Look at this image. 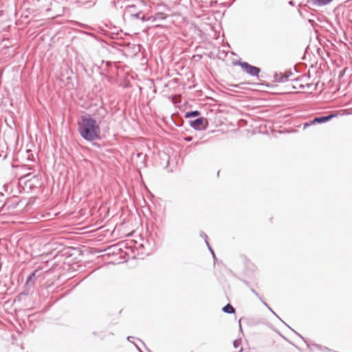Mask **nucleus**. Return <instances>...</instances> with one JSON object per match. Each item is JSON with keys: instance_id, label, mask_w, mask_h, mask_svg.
I'll list each match as a JSON object with an SVG mask.
<instances>
[{"instance_id": "nucleus-22", "label": "nucleus", "mask_w": 352, "mask_h": 352, "mask_svg": "<svg viewBox=\"0 0 352 352\" xmlns=\"http://www.w3.org/2000/svg\"><path fill=\"white\" fill-rule=\"evenodd\" d=\"M315 124H317V122L315 121V117H314L312 120H311L308 122H306L303 124L304 129H306V128H307L311 125H314Z\"/></svg>"}, {"instance_id": "nucleus-28", "label": "nucleus", "mask_w": 352, "mask_h": 352, "mask_svg": "<svg viewBox=\"0 0 352 352\" xmlns=\"http://www.w3.org/2000/svg\"><path fill=\"white\" fill-rule=\"evenodd\" d=\"M297 335L305 341V342L306 343L307 346L309 348H311V343H310V342H309L308 340H306L300 334L297 333Z\"/></svg>"}, {"instance_id": "nucleus-31", "label": "nucleus", "mask_w": 352, "mask_h": 352, "mask_svg": "<svg viewBox=\"0 0 352 352\" xmlns=\"http://www.w3.org/2000/svg\"><path fill=\"white\" fill-rule=\"evenodd\" d=\"M184 140L186 142H191L192 140V136H186L184 138Z\"/></svg>"}, {"instance_id": "nucleus-20", "label": "nucleus", "mask_w": 352, "mask_h": 352, "mask_svg": "<svg viewBox=\"0 0 352 352\" xmlns=\"http://www.w3.org/2000/svg\"><path fill=\"white\" fill-rule=\"evenodd\" d=\"M32 287V285H30L28 287V285L25 283V286H24V289L21 293H20V294L19 295V297L21 298L23 296H28L29 294Z\"/></svg>"}, {"instance_id": "nucleus-30", "label": "nucleus", "mask_w": 352, "mask_h": 352, "mask_svg": "<svg viewBox=\"0 0 352 352\" xmlns=\"http://www.w3.org/2000/svg\"><path fill=\"white\" fill-rule=\"evenodd\" d=\"M251 292L255 295L256 296L261 300H262V298L260 296V295L256 292V291L253 289V288H251Z\"/></svg>"}, {"instance_id": "nucleus-21", "label": "nucleus", "mask_w": 352, "mask_h": 352, "mask_svg": "<svg viewBox=\"0 0 352 352\" xmlns=\"http://www.w3.org/2000/svg\"><path fill=\"white\" fill-rule=\"evenodd\" d=\"M311 345L315 346V347H316L318 349H319L320 351H329V352L332 351V350L329 349L328 347L323 346L320 345V344H312Z\"/></svg>"}, {"instance_id": "nucleus-49", "label": "nucleus", "mask_w": 352, "mask_h": 352, "mask_svg": "<svg viewBox=\"0 0 352 352\" xmlns=\"http://www.w3.org/2000/svg\"><path fill=\"white\" fill-rule=\"evenodd\" d=\"M158 80H159L158 78H155V81H158Z\"/></svg>"}, {"instance_id": "nucleus-24", "label": "nucleus", "mask_w": 352, "mask_h": 352, "mask_svg": "<svg viewBox=\"0 0 352 352\" xmlns=\"http://www.w3.org/2000/svg\"><path fill=\"white\" fill-rule=\"evenodd\" d=\"M206 245H207L210 253L212 254L213 258L216 259V256H215L214 252L213 249L211 248V246L210 245L208 241H206Z\"/></svg>"}, {"instance_id": "nucleus-36", "label": "nucleus", "mask_w": 352, "mask_h": 352, "mask_svg": "<svg viewBox=\"0 0 352 352\" xmlns=\"http://www.w3.org/2000/svg\"><path fill=\"white\" fill-rule=\"evenodd\" d=\"M98 69L100 71L99 72L101 75H104V70H102L100 67H98Z\"/></svg>"}, {"instance_id": "nucleus-1", "label": "nucleus", "mask_w": 352, "mask_h": 352, "mask_svg": "<svg viewBox=\"0 0 352 352\" xmlns=\"http://www.w3.org/2000/svg\"><path fill=\"white\" fill-rule=\"evenodd\" d=\"M78 131L80 136L88 142L101 140V130L97 120L90 114L85 113L78 122Z\"/></svg>"}, {"instance_id": "nucleus-26", "label": "nucleus", "mask_w": 352, "mask_h": 352, "mask_svg": "<svg viewBox=\"0 0 352 352\" xmlns=\"http://www.w3.org/2000/svg\"><path fill=\"white\" fill-rule=\"evenodd\" d=\"M241 344V340H235L233 342V346L235 349H237Z\"/></svg>"}, {"instance_id": "nucleus-35", "label": "nucleus", "mask_w": 352, "mask_h": 352, "mask_svg": "<svg viewBox=\"0 0 352 352\" xmlns=\"http://www.w3.org/2000/svg\"><path fill=\"white\" fill-rule=\"evenodd\" d=\"M239 279H240V280H241V281H242V282H243V283L246 286L250 287V284H249V283H248L247 280H244V279H241V278H239Z\"/></svg>"}, {"instance_id": "nucleus-37", "label": "nucleus", "mask_w": 352, "mask_h": 352, "mask_svg": "<svg viewBox=\"0 0 352 352\" xmlns=\"http://www.w3.org/2000/svg\"><path fill=\"white\" fill-rule=\"evenodd\" d=\"M312 86V84L308 83L306 85L303 86V87H307V89H309Z\"/></svg>"}, {"instance_id": "nucleus-44", "label": "nucleus", "mask_w": 352, "mask_h": 352, "mask_svg": "<svg viewBox=\"0 0 352 352\" xmlns=\"http://www.w3.org/2000/svg\"><path fill=\"white\" fill-rule=\"evenodd\" d=\"M239 327H240V329L242 330V327H241V320H239Z\"/></svg>"}, {"instance_id": "nucleus-38", "label": "nucleus", "mask_w": 352, "mask_h": 352, "mask_svg": "<svg viewBox=\"0 0 352 352\" xmlns=\"http://www.w3.org/2000/svg\"><path fill=\"white\" fill-rule=\"evenodd\" d=\"M134 338H134V337H133V336H129V337L127 338V340H128L129 342H132L131 339H134Z\"/></svg>"}, {"instance_id": "nucleus-48", "label": "nucleus", "mask_w": 352, "mask_h": 352, "mask_svg": "<svg viewBox=\"0 0 352 352\" xmlns=\"http://www.w3.org/2000/svg\"><path fill=\"white\" fill-rule=\"evenodd\" d=\"M198 144H199L198 142H197L195 145H197Z\"/></svg>"}, {"instance_id": "nucleus-41", "label": "nucleus", "mask_w": 352, "mask_h": 352, "mask_svg": "<svg viewBox=\"0 0 352 352\" xmlns=\"http://www.w3.org/2000/svg\"><path fill=\"white\" fill-rule=\"evenodd\" d=\"M289 4L294 6V1H289Z\"/></svg>"}, {"instance_id": "nucleus-11", "label": "nucleus", "mask_w": 352, "mask_h": 352, "mask_svg": "<svg viewBox=\"0 0 352 352\" xmlns=\"http://www.w3.org/2000/svg\"><path fill=\"white\" fill-rule=\"evenodd\" d=\"M300 16L303 19H307L309 23H310L312 26L314 25L315 21L312 19H309V16H314L312 13H310L306 8H301L298 10Z\"/></svg>"}, {"instance_id": "nucleus-5", "label": "nucleus", "mask_w": 352, "mask_h": 352, "mask_svg": "<svg viewBox=\"0 0 352 352\" xmlns=\"http://www.w3.org/2000/svg\"><path fill=\"white\" fill-rule=\"evenodd\" d=\"M238 64L242 69L248 75L258 78L259 74L261 72V68L256 66H254L245 61H238L236 63Z\"/></svg>"}, {"instance_id": "nucleus-29", "label": "nucleus", "mask_w": 352, "mask_h": 352, "mask_svg": "<svg viewBox=\"0 0 352 352\" xmlns=\"http://www.w3.org/2000/svg\"><path fill=\"white\" fill-rule=\"evenodd\" d=\"M200 236L204 238V240H205V242L206 243L207 241V239H208V236L206 235V234L205 232H204L203 231H201L200 232Z\"/></svg>"}, {"instance_id": "nucleus-25", "label": "nucleus", "mask_w": 352, "mask_h": 352, "mask_svg": "<svg viewBox=\"0 0 352 352\" xmlns=\"http://www.w3.org/2000/svg\"><path fill=\"white\" fill-rule=\"evenodd\" d=\"M125 1L124 0H113V3L115 5V6L116 7L117 5H120V7L122 8V3H124Z\"/></svg>"}, {"instance_id": "nucleus-15", "label": "nucleus", "mask_w": 352, "mask_h": 352, "mask_svg": "<svg viewBox=\"0 0 352 352\" xmlns=\"http://www.w3.org/2000/svg\"><path fill=\"white\" fill-rule=\"evenodd\" d=\"M38 272V270H35L33 271L27 278L26 285L28 286L34 285V280L36 279V273Z\"/></svg>"}, {"instance_id": "nucleus-12", "label": "nucleus", "mask_w": 352, "mask_h": 352, "mask_svg": "<svg viewBox=\"0 0 352 352\" xmlns=\"http://www.w3.org/2000/svg\"><path fill=\"white\" fill-rule=\"evenodd\" d=\"M43 3L46 4L48 7L45 9L46 12H50L56 10L58 6V2L56 0H40Z\"/></svg>"}, {"instance_id": "nucleus-23", "label": "nucleus", "mask_w": 352, "mask_h": 352, "mask_svg": "<svg viewBox=\"0 0 352 352\" xmlns=\"http://www.w3.org/2000/svg\"><path fill=\"white\" fill-rule=\"evenodd\" d=\"M172 120L177 126H182L184 124V120H182V119H180V118L174 119L172 117Z\"/></svg>"}, {"instance_id": "nucleus-7", "label": "nucleus", "mask_w": 352, "mask_h": 352, "mask_svg": "<svg viewBox=\"0 0 352 352\" xmlns=\"http://www.w3.org/2000/svg\"><path fill=\"white\" fill-rule=\"evenodd\" d=\"M158 157H159V165L164 168L168 167L169 164L170 156L169 155L163 151H160L158 152Z\"/></svg>"}, {"instance_id": "nucleus-47", "label": "nucleus", "mask_w": 352, "mask_h": 352, "mask_svg": "<svg viewBox=\"0 0 352 352\" xmlns=\"http://www.w3.org/2000/svg\"><path fill=\"white\" fill-rule=\"evenodd\" d=\"M152 144L154 146V145H155L154 141H153Z\"/></svg>"}, {"instance_id": "nucleus-8", "label": "nucleus", "mask_w": 352, "mask_h": 352, "mask_svg": "<svg viewBox=\"0 0 352 352\" xmlns=\"http://www.w3.org/2000/svg\"><path fill=\"white\" fill-rule=\"evenodd\" d=\"M19 204L18 197H7L3 204V207L6 208L8 210L14 209Z\"/></svg>"}, {"instance_id": "nucleus-32", "label": "nucleus", "mask_w": 352, "mask_h": 352, "mask_svg": "<svg viewBox=\"0 0 352 352\" xmlns=\"http://www.w3.org/2000/svg\"><path fill=\"white\" fill-rule=\"evenodd\" d=\"M102 63H105V65H106V67H110V66H111V65H112V63H111V62H110V61H106V62H104V61L103 60V61H102Z\"/></svg>"}, {"instance_id": "nucleus-3", "label": "nucleus", "mask_w": 352, "mask_h": 352, "mask_svg": "<svg viewBox=\"0 0 352 352\" xmlns=\"http://www.w3.org/2000/svg\"><path fill=\"white\" fill-rule=\"evenodd\" d=\"M142 9H148V6L140 1H136V3L127 4L125 6L123 19L124 20H129L130 18H132L133 16L140 13Z\"/></svg>"}, {"instance_id": "nucleus-39", "label": "nucleus", "mask_w": 352, "mask_h": 352, "mask_svg": "<svg viewBox=\"0 0 352 352\" xmlns=\"http://www.w3.org/2000/svg\"><path fill=\"white\" fill-rule=\"evenodd\" d=\"M283 323H284L285 324H286V325L288 327V328H290V329H292V331H293L296 334H297V333H298L296 331H294L293 329H292V328L290 327V326H288V325H287L285 322H284Z\"/></svg>"}, {"instance_id": "nucleus-2", "label": "nucleus", "mask_w": 352, "mask_h": 352, "mask_svg": "<svg viewBox=\"0 0 352 352\" xmlns=\"http://www.w3.org/2000/svg\"><path fill=\"white\" fill-rule=\"evenodd\" d=\"M172 14L173 10L167 4L155 3V28L168 27Z\"/></svg>"}, {"instance_id": "nucleus-27", "label": "nucleus", "mask_w": 352, "mask_h": 352, "mask_svg": "<svg viewBox=\"0 0 352 352\" xmlns=\"http://www.w3.org/2000/svg\"><path fill=\"white\" fill-rule=\"evenodd\" d=\"M6 198V197L3 191L0 190V203H4Z\"/></svg>"}, {"instance_id": "nucleus-40", "label": "nucleus", "mask_w": 352, "mask_h": 352, "mask_svg": "<svg viewBox=\"0 0 352 352\" xmlns=\"http://www.w3.org/2000/svg\"><path fill=\"white\" fill-rule=\"evenodd\" d=\"M99 111H103V112H104V114H103V116H102V117H104V115H105V113H106L105 110H104L103 108H102V107H101V108H100V109Z\"/></svg>"}, {"instance_id": "nucleus-10", "label": "nucleus", "mask_w": 352, "mask_h": 352, "mask_svg": "<svg viewBox=\"0 0 352 352\" xmlns=\"http://www.w3.org/2000/svg\"><path fill=\"white\" fill-rule=\"evenodd\" d=\"M292 75V72H289L288 74H283L282 73H276L274 76V82H285L289 80V76Z\"/></svg>"}, {"instance_id": "nucleus-33", "label": "nucleus", "mask_w": 352, "mask_h": 352, "mask_svg": "<svg viewBox=\"0 0 352 352\" xmlns=\"http://www.w3.org/2000/svg\"><path fill=\"white\" fill-rule=\"evenodd\" d=\"M274 316H276L282 322H284V321L271 309L270 310Z\"/></svg>"}, {"instance_id": "nucleus-16", "label": "nucleus", "mask_w": 352, "mask_h": 352, "mask_svg": "<svg viewBox=\"0 0 352 352\" xmlns=\"http://www.w3.org/2000/svg\"><path fill=\"white\" fill-rule=\"evenodd\" d=\"M137 249L138 250V256L142 258V259H144V256L145 255H149L150 254V252H144L143 251V250L145 249V245L142 244V243H140L138 246H137Z\"/></svg>"}, {"instance_id": "nucleus-17", "label": "nucleus", "mask_w": 352, "mask_h": 352, "mask_svg": "<svg viewBox=\"0 0 352 352\" xmlns=\"http://www.w3.org/2000/svg\"><path fill=\"white\" fill-rule=\"evenodd\" d=\"M80 3L85 8H89L96 3V0H83L80 1Z\"/></svg>"}, {"instance_id": "nucleus-13", "label": "nucleus", "mask_w": 352, "mask_h": 352, "mask_svg": "<svg viewBox=\"0 0 352 352\" xmlns=\"http://www.w3.org/2000/svg\"><path fill=\"white\" fill-rule=\"evenodd\" d=\"M336 116V115L333 113L326 116H316L315 121L317 122V124H322L331 120L333 118Z\"/></svg>"}, {"instance_id": "nucleus-46", "label": "nucleus", "mask_w": 352, "mask_h": 352, "mask_svg": "<svg viewBox=\"0 0 352 352\" xmlns=\"http://www.w3.org/2000/svg\"><path fill=\"white\" fill-rule=\"evenodd\" d=\"M139 342H142V344H144L142 341L141 340H138Z\"/></svg>"}, {"instance_id": "nucleus-42", "label": "nucleus", "mask_w": 352, "mask_h": 352, "mask_svg": "<svg viewBox=\"0 0 352 352\" xmlns=\"http://www.w3.org/2000/svg\"><path fill=\"white\" fill-rule=\"evenodd\" d=\"M2 189H3V190H6V191L7 190V189L6 188V185H3V186H2Z\"/></svg>"}, {"instance_id": "nucleus-45", "label": "nucleus", "mask_w": 352, "mask_h": 352, "mask_svg": "<svg viewBox=\"0 0 352 352\" xmlns=\"http://www.w3.org/2000/svg\"><path fill=\"white\" fill-rule=\"evenodd\" d=\"M243 351V348H241V349L239 351V352H242Z\"/></svg>"}, {"instance_id": "nucleus-18", "label": "nucleus", "mask_w": 352, "mask_h": 352, "mask_svg": "<svg viewBox=\"0 0 352 352\" xmlns=\"http://www.w3.org/2000/svg\"><path fill=\"white\" fill-rule=\"evenodd\" d=\"M222 311L224 312V313H226V314H234L235 313V309L234 308V307L230 304V303H228L227 305H226L223 308H222Z\"/></svg>"}, {"instance_id": "nucleus-14", "label": "nucleus", "mask_w": 352, "mask_h": 352, "mask_svg": "<svg viewBox=\"0 0 352 352\" xmlns=\"http://www.w3.org/2000/svg\"><path fill=\"white\" fill-rule=\"evenodd\" d=\"M333 0H307V3L314 6H324L332 2Z\"/></svg>"}, {"instance_id": "nucleus-19", "label": "nucleus", "mask_w": 352, "mask_h": 352, "mask_svg": "<svg viewBox=\"0 0 352 352\" xmlns=\"http://www.w3.org/2000/svg\"><path fill=\"white\" fill-rule=\"evenodd\" d=\"M200 111L198 110L189 111L185 113L186 118H195L200 115Z\"/></svg>"}, {"instance_id": "nucleus-43", "label": "nucleus", "mask_w": 352, "mask_h": 352, "mask_svg": "<svg viewBox=\"0 0 352 352\" xmlns=\"http://www.w3.org/2000/svg\"><path fill=\"white\" fill-rule=\"evenodd\" d=\"M134 344L135 345V346L137 347V349H138L140 351H141V350H140V347L138 346V345L137 344Z\"/></svg>"}, {"instance_id": "nucleus-50", "label": "nucleus", "mask_w": 352, "mask_h": 352, "mask_svg": "<svg viewBox=\"0 0 352 352\" xmlns=\"http://www.w3.org/2000/svg\"><path fill=\"white\" fill-rule=\"evenodd\" d=\"M149 352H151L150 350H148Z\"/></svg>"}, {"instance_id": "nucleus-9", "label": "nucleus", "mask_w": 352, "mask_h": 352, "mask_svg": "<svg viewBox=\"0 0 352 352\" xmlns=\"http://www.w3.org/2000/svg\"><path fill=\"white\" fill-rule=\"evenodd\" d=\"M166 210V201L161 198L155 199V217L163 214Z\"/></svg>"}, {"instance_id": "nucleus-34", "label": "nucleus", "mask_w": 352, "mask_h": 352, "mask_svg": "<svg viewBox=\"0 0 352 352\" xmlns=\"http://www.w3.org/2000/svg\"><path fill=\"white\" fill-rule=\"evenodd\" d=\"M261 301L263 302V304L265 307H267V309H268L269 310H271V307L268 305V304H267L266 302H265V301H264V300H261Z\"/></svg>"}, {"instance_id": "nucleus-4", "label": "nucleus", "mask_w": 352, "mask_h": 352, "mask_svg": "<svg viewBox=\"0 0 352 352\" xmlns=\"http://www.w3.org/2000/svg\"><path fill=\"white\" fill-rule=\"evenodd\" d=\"M151 20L154 21V16L153 15L151 6H148V9L141 10L140 13L133 16L132 18H130L128 21H133L140 24L148 22Z\"/></svg>"}, {"instance_id": "nucleus-6", "label": "nucleus", "mask_w": 352, "mask_h": 352, "mask_svg": "<svg viewBox=\"0 0 352 352\" xmlns=\"http://www.w3.org/2000/svg\"><path fill=\"white\" fill-rule=\"evenodd\" d=\"M189 125L197 131H201L205 130L207 128L208 122L206 118L199 117L190 120Z\"/></svg>"}]
</instances>
